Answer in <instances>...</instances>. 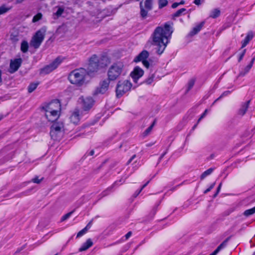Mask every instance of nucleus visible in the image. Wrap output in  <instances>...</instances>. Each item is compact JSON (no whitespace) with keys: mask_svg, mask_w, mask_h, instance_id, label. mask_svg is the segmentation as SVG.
<instances>
[{"mask_svg":"<svg viewBox=\"0 0 255 255\" xmlns=\"http://www.w3.org/2000/svg\"><path fill=\"white\" fill-rule=\"evenodd\" d=\"M42 109L44 110L51 111L53 112H61V104L58 100H55L49 103L45 104Z\"/></svg>","mask_w":255,"mask_h":255,"instance_id":"9b49d317","label":"nucleus"},{"mask_svg":"<svg viewBox=\"0 0 255 255\" xmlns=\"http://www.w3.org/2000/svg\"><path fill=\"white\" fill-rule=\"evenodd\" d=\"M149 52L146 50H142L138 55L134 58L133 61L135 63L142 62L143 66L146 68L149 67V63L147 58L149 57Z\"/></svg>","mask_w":255,"mask_h":255,"instance_id":"9d476101","label":"nucleus"},{"mask_svg":"<svg viewBox=\"0 0 255 255\" xmlns=\"http://www.w3.org/2000/svg\"><path fill=\"white\" fill-rule=\"evenodd\" d=\"M28 42L26 40L22 41L20 44V50L22 53H26L28 51Z\"/></svg>","mask_w":255,"mask_h":255,"instance_id":"a878e982","label":"nucleus"},{"mask_svg":"<svg viewBox=\"0 0 255 255\" xmlns=\"http://www.w3.org/2000/svg\"><path fill=\"white\" fill-rule=\"evenodd\" d=\"M116 11V10H112L111 12H109L108 13L106 14V10H103V11H102L99 14V15H100L101 16H99L98 17H104L105 16H110L111 14H112L113 13H115Z\"/></svg>","mask_w":255,"mask_h":255,"instance_id":"f704fd0d","label":"nucleus"},{"mask_svg":"<svg viewBox=\"0 0 255 255\" xmlns=\"http://www.w3.org/2000/svg\"><path fill=\"white\" fill-rule=\"evenodd\" d=\"M1 74V71L0 70V84L2 83Z\"/></svg>","mask_w":255,"mask_h":255,"instance_id":"680f3d73","label":"nucleus"},{"mask_svg":"<svg viewBox=\"0 0 255 255\" xmlns=\"http://www.w3.org/2000/svg\"><path fill=\"white\" fill-rule=\"evenodd\" d=\"M214 157H215V155H214V154H212L210 155V157H209V158H208V160L212 159L214 158Z\"/></svg>","mask_w":255,"mask_h":255,"instance_id":"13d9d810","label":"nucleus"},{"mask_svg":"<svg viewBox=\"0 0 255 255\" xmlns=\"http://www.w3.org/2000/svg\"><path fill=\"white\" fill-rule=\"evenodd\" d=\"M64 11V8L62 7H58V9L56 12L53 14L54 19L60 17Z\"/></svg>","mask_w":255,"mask_h":255,"instance_id":"7c9ffc66","label":"nucleus"},{"mask_svg":"<svg viewBox=\"0 0 255 255\" xmlns=\"http://www.w3.org/2000/svg\"><path fill=\"white\" fill-rule=\"evenodd\" d=\"M3 118V116L2 115H0V121Z\"/></svg>","mask_w":255,"mask_h":255,"instance_id":"0e129e2a","label":"nucleus"},{"mask_svg":"<svg viewBox=\"0 0 255 255\" xmlns=\"http://www.w3.org/2000/svg\"><path fill=\"white\" fill-rule=\"evenodd\" d=\"M44 111L46 118L50 122H54L57 121L60 115V112L47 110H44Z\"/></svg>","mask_w":255,"mask_h":255,"instance_id":"dca6fc26","label":"nucleus"},{"mask_svg":"<svg viewBox=\"0 0 255 255\" xmlns=\"http://www.w3.org/2000/svg\"><path fill=\"white\" fill-rule=\"evenodd\" d=\"M203 1H194V3L196 5L199 6V5L202 4Z\"/></svg>","mask_w":255,"mask_h":255,"instance_id":"864d4df0","label":"nucleus"},{"mask_svg":"<svg viewBox=\"0 0 255 255\" xmlns=\"http://www.w3.org/2000/svg\"><path fill=\"white\" fill-rule=\"evenodd\" d=\"M42 180V178L39 179L37 176H36L32 179V182L35 183L39 184L40 183Z\"/></svg>","mask_w":255,"mask_h":255,"instance_id":"49530a36","label":"nucleus"},{"mask_svg":"<svg viewBox=\"0 0 255 255\" xmlns=\"http://www.w3.org/2000/svg\"><path fill=\"white\" fill-rule=\"evenodd\" d=\"M92 221H91V222H89V223H88V224L86 226H87V230L90 228V227H91V225L92 224Z\"/></svg>","mask_w":255,"mask_h":255,"instance_id":"052dcab7","label":"nucleus"},{"mask_svg":"<svg viewBox=\"0 0 255 255\" xmlns=\"http://www.w3.org/2000/svg\"><path fill=\"white\" fill-rule=\"evenodd\" d=\"M186 11V9L184 8H181L176 11L173 14V17H178L181 15L184 12Z\"/></svg>","mask_w":255,"mask_h":255,"instance_id":"c9c22d12","label":"nucleus"},{"mask_svg":"<svg viewBox=\"0 0 255 255\" xmlns=\"http://www.w3.org/2000/svg\"><path fill=\"white\" fill-rule=\"evenodd\" d=\"M80 111L76 109L71 115L70 119L71 122L74 124H77L80 119Z\"/></svg>","mask_w":255,"mask_h":255,"instance_id":"a211bd4d","label":"nucleus"},{"mask_svg":"<svg viewBox=\"0 0 255 255\" xmlns=\"http://www.w3.org/2000/svg\"><path fill=\"white\" fill-rule=\"evenodd\" d=\"M184 1H180L179 2H174L172 5V7L174 8L177 7L179 4H184Z\"/></svg>","mask_w":255,"mask_h":255,"instance_id":"de8ad7c7","label":"nucleus"},{"mask_svg":"<svg viewBox=\"0 0 255 255\" xmlns=\"http://www.w3.org/2000/svg\"><path fill=\"white\" fill-rule=\"evenodd\" d=\"M215 169V167H211L203 172L200 176V179L203 180L208 176L210 175L213 172Z\"/></svg>","mask_w":255,"mask_h":255,"instance_id":"5701e85b","label":"nucleus"},{"mask_svg":"<svg viewBox=\"0 0 255 255\" xmlns=\"http://www.w3.org/2000/svg\"><path fill=\"white\" fill-rule=\"evenodd\" d=\"M87 74V71L85 69H77L70 73L68 80L71 84L80 86L85 83V77Z\"/></svg>","mask_w":255,"mask_h":255,"instance_id":"f03ea898","label":"nucleus"},{"mask_svg":"<svg viewBox=\"0 0 255 255\" xmlns=\"http://www.w3.org/2000/svg\"><path fill=\"white\" fill-rule=\"evenodd\" d=\"M42 17V14L41 13L39 12L35 15H34L32 18V22H36L40 20Z\"/></svg>","mask_w":255,"mask_h":255,"instance_id":"e433bc0d","label":"nucleus"},{"mask_svg":"<svg viewBox=\"0 0 255 255\" xmlns=\"http://www.w3.org/2000/svg\"><path fill=\"white\" fill-rule=\"evenodd\" d=\"M22 62V60L20 58L10 60L8 72L11 74L15 72L20 67Z\"/></svg>","mask_w":255,"mask_h":255,"instance_id":"4468645a","label":"nucleus"},{"mask_svg":"<svg viewBox=\"0 0 255 255\" xmlns=\"http://www.w3.org/2000/svg\"><path fill=\"white\" fill-rule=\"evenodd\" d=\"M144 74L143 70L138 66H136L131 72L130 75L134 83H137L138 80Z\"/></svg>","mask_w":255,"mask_h":255,"instance_id":"2eb2a0df","label":"nucleus"},{"mask_svg":"<svg viewBox=\"0 0 255 255\" xmlns=\"http://www.w3.org/2000/svg\"><path fill=\"white\" fill-rule=\"evenodd\" d=\"M110 82L109 80L106 79L100 82L99 86L96 88L93 92L94 96H97L100 94H104L108 91Z\"/></svg>","mask_w":255,"mask_h":255,"instance_id":"f8f14e48","label":"nucleus"},{"mask_svg":"<svg viewBox=\"0 0 255 255\" xmlns=\"http://www.w3.org/2000/svg\"><path fill=\"white\" fill-rule=\"evenodd\" d=\"M231 93V92L230 91H225L218 98H217L215 101L213 103V104L216 102L217 101H218L219 99H220L221 98H222V97H225V96H228L229 94H230Z\"/></svg>","mask_w":255,"mask_h":255,"instance_id":"ea45409f","label":"nucleus"},{"mask_svg":"<svg viewBox=\"0 0 255 255\" xmlns=\"http://www.w3.org/2000/svg\"><path fill=\"white\" fill-rule=\"evenodd\" d=\"M87 231V226L85 227L84 229H83L82 230L79 231L77 235V238H80L83 236Z\"/></svg>","mask_w":255,"mask_h":255,"instance_id":"4c0bfd02","label":"nucleus"},{"mask_svg":"<svg viewBox=\"0 0 255 255\" xmlns=\"http://www.w3.org/2000/svg\"><path fill=\"white\" fill-rule=\"evenodd\" d=\"M136 157L135 155H133L132 156V157L129 159L128 161V163H130L132 160Z\"/></svg>","mask_w":255,"mask_h":255,"instance_id":"6e6d98bb","label":"nucleus"},{"mask_svg":"<svg viewBox=\"0 0 255 255\" xmlns=\"http://www.w3.org/2000/svg\"><path fill=\"white\" fill-rule=\"evenodd\" d=\"M156 120H154L152 124L143 132L142 135L143 137L147 136L151 132L153 128L156 124Z\"/></svg>","mask_w":255,"mask_h":255,"instance_id":"bb28decb","label":"nucleus"},{"mask_svg":"<svg viewBox=\"0 0 255 255\" xmlns=\"http://www.w3.org/2000/svg\"><path fill=\"white\" fill-rule=\"evenodd\" d=\"M124 68V64L122 62H118L114 63L109 68L108 71V77L109 81H114L121 75Z\"/></svg>","mask_w":255,"mask_h":255,"instance_id":"7ed1b4c3","label":"nucleus"},{"mask_svg":"<svg viewBox=\"0 0 255 255\" xmlns=\"http://www.w3.org/2000/svg\"><path fill=\"white\" fill-rule=\"evenodd\" d=\"M63 128V124L62 123H54L51 127L50 135L54 140H59V133H61V130Z\"/></svg>","mask_w":255,"mask_h":255,"instance_id":"1a4fd4ad","label":"nucleus"},{"mask_svg":"<svg viewBox=\"0 0 255 255\" xmlns=\"http://www.w3.org/2000/svg\"><path fill=\"white\" fill-rule=\"evenodd\" d=\"M253 255H255V252L253 253Z\"/></svg>","mask_w":255,"mask_h":255,"instance_id":"774afa93","label":"nucleus"},{"mask_svg":"<svg viewBox=\"0 0 255 255\" xmlns=\"http://www.w3.org/2000/svg\"><path fill=\"white\" fill-rule=\"evenodd\" d=\"M89 154L90 155H93L94 154V151L93 150H91L90 153H89Z\"/></svg>","mask_w":255,"mask_h":255,"instance_id":"e2e57ef3","label":"nucleus"},{"mask_svg":"<svg viewBox=\"0 0 255 255\" xmlns=\"http://www.w3.org/2000/svg\"><path fill=\"white\" fill-rule=\"evenodd\" d=\"M39 84V82L30 83L28 87V93H31L34 91L36 89Z\"/></svg>","mask_w":255,"mask_h":255,"instance_id":"c756f323","label":"nucleus"},{"mask_svg":"<svg viewBox=\"0 0 255 255\" xmlns=\"http://www.w3.org/2000/svg\"><path fill=\"white\" fill-rule=\"evenodd\" d=\"M255 60V55H254V56L253 57V58H252L250 63L249 64H248L245 68V69H244V72H241L240 73V75H242V76H244L246 73H247L248 72H249V71L250 70V69H251V68L253 66V65L254 64V62Z\"/></svg>","mask_w":255,"mask_h":255,"instance_id":"b1692460","label":"nucleus"},{"mask_svg":"<svg viewBox=\"0 0 255 255\" xmlns=\"http://www.w3.org/2000/svg\"><path fill=\"white\" fill-rule=\"evenodd\" d=\"M215 183H212L206 190H205L204 192L205 194L207 193L209 191H210L215 186Z\"/></svg>","mask_w":255,"mask_h":255,"instance_id":"c03bdc74","label":"nucleus"},{"mask_svg":"<svg viewBox=\"0 0 255 255\" xmlns=\"http://www.w3.org/2000/svg\"><path fill=\"white\" fill-rule=\"evenodd\" d=\"M132 235V232L131 231H129L125 236V239L126 240H128Z\"/></svg>","mask_w":255,"mask_h":255,"instance_id":"603ef678","label":"nucleus"},{"mask_svg":"<svg viewBox=\"0 0 255 255\" xmlns=\"http://www.w3.org/2000/svg\"><path fill=\"white\" fill-rule=\"evenodd\" d=\"M149 181H147L146 183H145L144 185H143L142 186V187H141V188L138 190V191H136L134 195V197H136L137 195H138V194L140 193V192L142 191V190L148 184Z\"/></svg>","mask_w":255,"mask_h":255,"instance_id":"a19ab883","label":"nucleus"},{"mask_svg":"<svg viewBox=\"0 0 255 255\" xmlns=\"http://www.w3.org/2000/svg\"><path fill=\"white\" fill-rule=\"evenodd\" d=\"M46 32V27L43 26L37 30L32 37L30 45L34 49L38 48L42 43Z\"/></svg>","mask_w":255,"mask_h":255,"instance_id":"20e7f679","label":"nucleus"},{"mask_svg":"<svg viewBox=\"0 0 255 255\" xmlns=\"http://www.w3.org/2000/svg\"><path fill=\"white\" fill-rule=\"evenodd\" d=\"M246 52V49H244L242 52L239 54V56L238 58V61L240 62L243 58L245 53Z\"/></svg>","mask_w":255,"mask_h":255,"instance_id":"37998d69","label":"nucleus"},{"mask_svg":"<svg viewBox=\"0 0 255 255\" xmlns=\"http://www.w3.org/2000/svg\"><path fill=\"white\" fill-rule=\"evenodd\" d=\"M156 211H157V207H155L152 209V210L151 211V213L153 215H154L155 214Z\"/></svg>","mask_w":255,"mask_h":255,"instance_id":"5fc2aeb1","label":"nucleus"},{"mask_svg":"<svg viewBox=\"0 0 255 255\" xmlns=\"http://www.w3.org/2000/svg\"><path fill=\"white\" fill-rule=\"evenodd\" d=\"M73 212H74L73 211L70 212L66 214L64 216H63L61 219V221L63 222V221H64L65 220L68 219L73 214Z\"/></svg>","mask_w":255,"mask_h":255,"instance_id":"58836bf2","label":"nucleus"},{"mask_svg":"<svg viewBox=\"0 0 255 255\" xmlns=\"http://www.w3.org/2000/svg\"><path fill=\"white\" fill-rule=\"evenodd\" d=\"M151 2L152 1H140V15L143 18L146 17L148 11H149L151 9Z\"/></svg>","mask_w":255,"mask_h":255,"instance_id":"ddd939ff","label":"nucleus"},{"mask_svg":"<svg viewBox=\"0 0 255 255\" xmlns=\"http://www.w3.org/2000/svg\"><path fill=\"white\" fill-rule=\"evenodd\" d=\"M100 68L98 63V57L96 55H92L89 60V63L87 68L88 74L97 71Z\"/></svg>","mask_w":255,"mask_h":255,"instance_id":"0eeeda50","label":"nucleus"},{"mask_svg":"<svg viewBox=\"0 0 255 255\" xmlns=\"http://www.w3.org/2000/svg\"><path fill=\"white\" fill-rule=\"evenodd\" d=\"M253 38L252 32L248 33L245 39L242 41V48H243L249 43Z\"/></svg>","mask_w":255,"mask_h":255,"instance_id":"412c9836","label":"nucleus"},{"mask_svg":"<svg viewBox=\"0 0 255 255\" xmlns=\"http://www.w3.org/2000/svg\"><path fill=\"white\" fill-rule=\"evenodd\" d=\"M204 23V22L202 21L194 27L192 31L190 32L191 34L193 35L199 32L203 26Z\"/></svg>","mask_w":255,"mask_h":255,"instance_id":"4be33fe9","label":"nucleus"},{"mask_svg":"<svg viewBox=\"0 0 255 255\" xmlns=\"http://www.w3.org/2000/svg\"><path fill=\"white\" fill-rule=\"evenodd\" d=\"M93 245V243L91 239H88L87 241L84 243L81 247L79 248V252H83L88 250L89 248L91 247Z\"/></svg>","mask_w":255,"mask_h":255,"instance_id":"6ab92c4d","label":"nucleus"},{"mask_svg":"<svg viewBox=\"0 0 255 255\" xmlns=\"http://www.w3.org/2000/svg\"><path fill=\"white\" fill-rule=\"evenodd\" d=\"M65 59V57L62 56L57 57L52 63L41 68L40 70V74L46 75L50 73L56 69Z\"/></svg>","mask_w":255,"mask_h":255,"instance_id":"39448f33","label":"nucleus"},{"mask_svg":"<svg viewBox=\"0 0 255 255\" xmlns=\"http://www.w3.org/2000/svg\"><path fill=\"white\" fill-rule=\"evenodd\" d=\"M208 112V109H206L205 110V111L204 112V113L201 115V116H200V118L198 119V122H197V124L198 123H199V122L203 119L204 118L206 115H207V113Z\"/></svg>","mask_w":255,"mask_h":255,"instance_id":"a18cd8bd","label":"nucleus"},{"mask_svg":"<svg viewBox=\"0 0 255 255\" xmlns=\"http://www.w3.org/2000/svg\"><path fill=\"white\" fill-rule=\"evenodd\" d=\"M196 126H197V124H196V125H194V126L193 127V129L195 128V127H196Z\"/></svg>","mask_w":255,"mask_h":255,"instance_id":"69168bd1","label":"nucleus"},{"mask_svg":"<svg viewBox=\"0 0 255 255\" xmlns=\"http://www.w3.org/2000/svg\"><path fill=\"white\" fill-rule=\"evenodd\" d=\"M12 8V5L3 4L0 6V15L8 12Z\"/></svg>","mask_w":255,"mask_h":255,"instance_id":"393cba45","label":"nucleus"},{"mask_svg":"<svg viewBox=\"0 0 255 255\" xmlns=\"http://www.w3.org/2000/svg\"><path fill=\"white\" fill-rule=\"evenodd\" d=\"M194 81L193 80H190L188 84V91H189L193 86Z\"/></svg>","mask_w":255,"mask_h":255,"instance_id":"09e8293b","label":"nucleus"},{"mask_svg":"<svg viewBox=\"0 0 255 255\" xmlns=\"http://www.w3.org/2000/svg\"><path fill=\"white\" fill-rule=\"evenodd\" d=\"M110 62V59L105 54H103L100 58H98V63L100 68H105Z\"/></svg>","mask_w":255,"mask_h":255,"instance_id":"f3484780","label":"nucleus"},{"mask_svg":"<svg viewBox=\"0 0 255 255\" xmlns=\"http://www.w3.org/2000/svg\"><path fill=\"white\" fill-rule=\"evenodd\" d=\"M155 78L154 74H152L149 76V77L145 80V83L147 85H150L154 81Z\"/></svg>","mask_w":255,"mask_h":255,"instance_id":"72a5a7b5","label":"nucleus"},{"mask_svg":"<svg viewBox=\"0 0 255 255\" xmlns=\"http://www.w3.org/2000/svg\"><path fill=\"white\" fill-rule=\"evenodd\" d=\"M222 183H220V184L219 185L217 189V191L216 192V193L214 194V197H215L220 192V190H221V187H222Z\"/></svg>","mask_w":255,"mask_h":255,"instance_id":"8fccbe9b","label":"nucleus"},{"mask_svg":"<svg viewBox=\"0 0 255 255\" xmlns=\"http://www.w3.org/2000/svg\"><path fill=\"white\" fill-rule=\"evenodd\" d=\"M230 237L227 238L225 241H224L212 253L214 255H216L221 250L225 248L228 244V241L230 240Z\"/></svg>","mask_w":255,"mask_h":255,"instance_id":"aec40b11","label":"nucleus"},{"mask_svg":"<svg viewBox=\"0 0 255 255\" xmlns=\"http://www.w3.org/2000/svg\"><path fill=\"white\" fill-rule=\"evenodd\" d=\"M209 255H214L213 253H211V254H210Z\"/></svg>","mask_w":255,"mask_h":255,"instance_id":"338daca9","label":"nucleus"},{"mask_svg":"<svg viewBox=\"0 0 255 255\" xmlns=\"http://www.w3.org/2000/svg\"><path fill=\"white\" fill-rule=\"evenodd\" d=\"M108 192V190L104 191V192H103L102 194H103V196L107 195Z\"/></svg>","mask_w":255,"mask_h":255,"instance_id":"bf43d9fd","label":"nucleus"},{"mask_svg":"<svg viewBox=\"0 0 255 255\" xmlns=\"http://www.w3.org/2000/svg\"><path fill=\"white\" fill-rule=\"evenodd\" d=\"M243 137H245V138H250L251 137V134L249 131H247V133L243 135Z\"/></svg>","mask_w":255,"mask_h":255,"instance_id":"3c124183","label":"nucleus"},{"mask_svg":"<svg viewBox=\"0 0 255 255\" xmlns=\"http://www.w3.org/2000/svg\"><path fill=\"white\" fill-rule=\"evenodd\" d=\"M173 30L169 22L157 27L152 34V44L156 46V53L161 55L170 42Z\"/></svg>","mask_w":255,"mask_h":255,"instance_id":"f257e3e1","label":"nucleus"},{"mask_svg":"<svg viewBox=\"0 0 255 255\" xmlns=\"http://www.w3.org/2000/svg\"><path fill=\"white\" fill-rule=\"evenodd\" d=\"M221 12L219 8H215L211 11L210 17L213 18H216L220 15Z\"/></svg>","mask_w":255,"mask_h":255,"instance_id":"c85d7f7f","label":"nucleus"},{"mask_svg":"<svg viewBox=\"0 0 255 255\" xmlns=\"http://www.w3.org/2000/svg\"><path fill=\"white\" fill-rule=\"evenodd\" d=\"M78 102L81 104L83 111L86 112L93 106L95 101L92 97L84 98L82 96L79 98Z\"/></svg>","mask_w":255,"mask_h":255,"instance_id":"6e6552de","label":"nucleus"},{"mask_svg":"<svg viewBox=\"0 0 255 255\" xmlns=\"http://www.w3.org/2000/svg\"><path fill=\"white\" fill-rule=\"evenodd\" d=\"M127 178V177H125L124 178H122L119 180H117V181H115L114 182V183L113 184V187H117V186H119L122 185L123 183H124L125 182Z\"/></svg>","mask_w":255,"mask_h":255,"instance_id":"473e14b6","label":"nucleus"},{"mask_svg":"<svg viewBox=\"0 0 255 255\" xmlns=\"http://www.w3.org/2000/svg\"><path fill=\"white\" fill-rule=\"evenodd\" d=\"M255 213V206L251 209L246 210L243 214L245 216L248 217Z\"/></svg>","mask_w":255,"mask_h":255,"instance_id":"2f4dec72","label":"nucleus"},{"mask_svg":"<svg viewBox=\"0 0 255 255\" xmlns=\"http://www.w3.org/2000/svg\"><path fill=\"white\" fill-rule=\"evenodd\" d=\"M131 87V84L128 80L119 81L116 88L117 97H121L124 94L128 91Z\"/></svg>","mask_w":255,"mask_h":255,"instance_id":"423d86ee","label":"nucleus"},{"mask_svg":"<svg viewBox=\"0 0 255 255\" xmlns=\"http://www.w3.org/2000/svg\"><path fill=\"white\" fill-rule=\"evenodd\" d=\"M159 1V7L160 8L165 6L168 3V1Z\"/></svg>","mask_w":255,"mask_h":255,"instance_id":"79ce46f5","label":"nucleus"},{"mask_svg":"<svg viewBox=\"0 0 255 255\" xmlns=\"http://www.w3.org/2000/svg\"><path fill=\"white\" fill-rule=\"evenodd\" d=\"M250 101H247L246 103H245L244 105H243L242 107L239 110V114L241 115H244L246 111H247V109L249 107V104H250Z\"/></svg>","mask_w":255,"mask_h":255,"instance_id":"cd10ccee","label":"nucleus"},{"mask_svg":"<svg viewBox=\"0 0 255 255\" xmlns=\"http://www.w3.org/2000/svg\"><path fill=\"white\" fill-rule=\"evenodd\" d=\"M140 166L139 162L137 163L136 161L135 162V170L136 169Z\"/></svg>","mask_w":255,"mask_h":255,"instance_id":"4d7b16f0","label":"nucleus"}]
</instances>
